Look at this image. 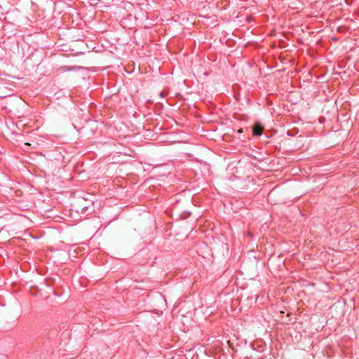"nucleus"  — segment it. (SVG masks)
Listing matches in <instances>:
<instances>
[{
  "mask_svg": "<svg viewBox=\"0 0 359 359\" xmlns=\"http://www.w3.org/2000/svg\"><path fill=\"white\" fill-rule=\"evenodd\" d=\"M25 144H26V145H28V146H29V145H30V144H29V143H25Z\"/></svg>",
  "mask_w": 359,
  "mask_h": 359,
  "instance_id": "3",
  "label": "nucleus"
},
{
  "mask_svg": "<svg viewBox=\"0 0 359 359\" xmlns=\"http://www.w3.org/2000/svg\"><path fill=\"white\" fill-rule=\"evenodd\" d=\"M264 130V127L258 122L255 123L253 128H252V133L253 135L255 136L261 135Z\"/></svg>",
  "mask_w": 359,
  "mask_h": 359,
  "instance_id": "1",
  "label": "nucleus"
},
{
  "mask_svg": "<svg viewBox=\"0 0 359 359\" xmlns=\"http://www.w3.org/2000/svg\"><path fill=\"white\" fill-rule=\"evenodd\" d=\"M243 132V129L238 130V133H242Z\"/></svg>",
  "mask_w": 359,
  "mask_h": 359,
  "instance_id": "2",
  "label": "nucleus"
}]
</instances>
